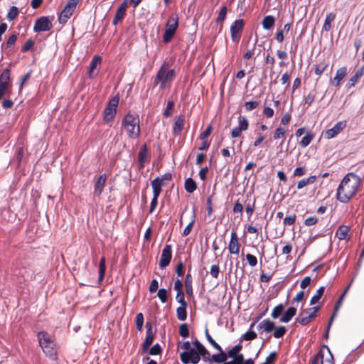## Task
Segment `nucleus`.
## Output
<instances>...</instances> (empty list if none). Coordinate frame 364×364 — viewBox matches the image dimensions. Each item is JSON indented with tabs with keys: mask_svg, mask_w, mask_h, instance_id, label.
Instances as JSON below:
<instances>
[{
	"mask_svg": "<svg viewBox=\"0 0 364 364\" xmlns=\"http://www.w3.org/2000/svg\"><path fill=\"white\" fill-rule=\"evenodd\" d=\"M360 185V178L353 173H347L341 181L336 198L341 203H348L355 196Z\"/></svg>",
	"mask_w": 364,
	"mask_h": 364,
	"instance_id": "1",
	"label": "nucleus"
},
{
	"mask_svg": "<svg viewBox=\"0 0 364 364\" xmlns=\"http://www.w3.org/2000/svg\"><path fill=\"white\" fill-rule=\"evenodd\" d=\"M122 127L125 129L129 138H138L141 132L139 115L129 112L122 119Z\"/></svg>",
	"mask_w": 364,
	"mask_h": 364,
	"instance_id": "2",
	"label": "nucleus"
},
{
	"mask_svg": "<svg viewBox=\"0 0 364 364\" xmlns=\"http://www.w3.org/2000/svg\"><path fill=\"white\" fill-rule=\"evenodd\" d=\"M37 338L39 346L46 355L53 360H56L58 357L55 343L50 336L47 332L42 331L37 333Z\"/></svg>",
	"mask_w": 364,
	"mask_h": 364,
	"instance_id": "3",
	"label": "nucleus"
},
{
	"mask_svg": "<svg viewBox=\"0 0 364 364\" xmlns=\"http://www.w3.org/2000/svg\"><path fill=\"white\" fill-rule=\"evenodd\" d=\"M169 68L170 64L168 61L163 62L154 78V86L160 84V88L164 89L168 82L172 81L175 78V70L173 69L168 70Z\"/></svg>",
	"mask_w": 364,
	"mask_h": 364,
	"instance_id": "4",
	"label": "nucleus"
},
{
	"mask_svg": "<svg viewBox=\"0 0 364 364\" xmlns=\"http://www.w3.org/2000/svg\"><path fill=\"white\" fill-rule=\"evenodd\" d=\"M178 26V17L177 14L171 15L167 21L165 31L163 35V41L165 43H169L176 33Z\"/></svg>",
	"mask_w": 364,
	"mask_h": 364,
	"instance_id": "5",
	"label": "nucleus"
},
{
	"mask_svg": "<svg viewBox=\"0 0 364 364\" xmlns=\"http://www.w3.org/2000/svg\"><path fill=\"white\" fill-rule=\"evenodd\" d=\"M80 0H68L58 16L60 24H65L73 15Z\"/></svg>",
	"mask_w": 364,
	"mask_h": 364,
	"instance_id": "6",
	"label": "nucleus"
},
{
	"mask_svg": "<svg viewBox=\"0 0 364 364\" xmlns=\"http://www.w3.org/2000/svg\"><path fill=\"white\" fill-rule=\"evenodd\" d=\"M119 97L118 95L114 96V97L109 100L107 105L103 112L105 122H109L114 118L117 114V109L119 104Z\"/></svg>",
	"mask_w": 364,
	"mask_h": 364,
	"instance_id": "7",
	"label": "nucleus"
},
{
	"mask_svg": "<svg viewBox=\"0 0 364 364\" xmlns=\"http://www.w3.org/2000/svg\"><path fill=\"white\" fill-rule=\"evenodd\" d=\"M320 309V306H315L313 308H308L303 310L299 316L296 318V321L306 326L316 316L317 311Z\"/></svg>",
	"mask_w": 364,
	"mask_h": 364,
	"instance_id": "8",
	"label": "nucleus"
},
{
	"mask_svg": "<svg viewBox=\"0 0 364 364\" xmlns=\"http://www.w3.org/2000/svg\"><path fill=\"white\" fill-rule=\"evenodd\" d=\"M52 19L49 16H41L37 18L33 26V31L36 33L48 31L53 28Z\"/></svg>",
	"mask_w": 364,
	"mask_h": 364,
	"instance_id": "9",
	"label": "nucleus"
},
{
	"mask_svg": "<svg viewBox=\"0 0 364 364\" xmlns=\"http://www.w3.org/2000/svg\"><path fill=\"white\" fill-rule=\"evenodd\" d=\"M245 26V21L243 19L235 20L230 26L231 39L233 42L237 43L241 36V33Z\"/></svg>",
	"mask_w": 364,
	"mask_h": 364,
	"instance_id": "10",
	"label": "nucleus"
},
{
	"mask_svg": "<svg viewBox=\"0 0 364 364\" xmlns=\"http://www.w3.org/2000/svg\"><path fill=\"white\" fill-rule=\"evenodd\" d=\"M145 326L146 328V338L141 346V353H146L148 351L155 337L151 323L146 322Z\"/></svg>",
	"mask_w": 364,
	"mask_h": 364,
	"instance_id": "11",
	"label": "nucleus"
},
{
	"mask_svg": "<svg viewBox=\"0 0 364 364\" xmlns=\"http://www.w3.org/2000/svg\"><path fill=\"white\" fill-rule=\"evenodd\" d=\"M172 258V246L166 244L161 252L159 265L164 269L169 265Z\"/></svg>",
	"mask_w": 364,
	"mask_h": 364,
	"instance_id": "12",
	"label": "nucleus"
},
{
	"mask_svg": "<svg viewBox=\"0 0 364 364\" xmlns=\"http://www.w3.org/2000/svg\"><path fill=\"white\" fill-rule=\"evenodd\" d=\"M346 127V121H340L331 129L326 130L324 133L325 138L327 139H332L341 132Z\"/></svg>",
	"mask_w": 364,
	"mask_h": 364,
	"instance_id": "13",
	"label": "nucleus"
},
{
	"mask_svg": "<svg viewBox=\"0 0 364 364\" xmlns=\"http://www.w3.org/2000/svg\"><path fill=\"white\" fill-rule=\"evenodd\" d=\"M240 248V243L235 230L231 232L230 240L228 245V250L230 254L238 255Z\"/></svg>",
	"mask_w": 364,
	"mask_h": 364,
	"instance_id": "14",
	"label": "nucleus"
},
{
	"mask_svg": "<svg viewBox=\"0 0 364 364\" xmlns=\"http://www.w3.org/2000/svg\"><path fill=\"white\" fill-rule=\"evenodd\" d=\"M102 63V57L94 55L91 60L89 67V77L93 78L98 74V70Z\"/></svg>",
	"mask_w": 364,
	"mask_h": 364,
	"instance_id": "15",
	"label": "nucleus"
},
{
	"mask_svg": "<svg viewBox=\"0 0 364 364\" xmlns=\"http://www.w3.org/2000/svg\"><path fill=\"white\" fill-rule=\"evenodd\" d=\"M127 7L128 0H124L116 11L114 17L112 20L113 25H117L119 22L124 19Z\"/></svg>",
	"mask_w": 364,
	"mask_h": 364,
	"instance_id": "16",
	"label": "nucleus"
},
{
	"mask_svg": "<svg viewBox=\"0 0 364 364\" xmlns=\"http://www.w3.org/2000/svg\"><path fill=\"white\" fill-rule=\"evenodd\" d=\"M149 161V156L148 154V148L146 144H143L138 153V162L139 167L142 169L145 166V163Z\"/></svg>",
	"mask_w": 364,
	"mask_h": 364,
	"instance_id": "17",
	"label": "nucleus"
},
{
	"mask_svg": "<svg viewBox=\"0 0 364 364\" xmlns=\"http://www.w3.org/2000/svg\"><path fill=\"white\" fill-rule=\"evenodd\" d=\"M107 175L105 173L100 175L94 186V195L100 197L103 192L107 181Z\"/></svg>",
	"mask_w": 364,
	"mask_h": 364,
	"instance_id": "18",
	"label": "nucleus"
},
{
	"mask_svg": "<svg viewBox=\"0 0 364 364\" xmlns=\"http://www.w3.org/2000/svg\"><path fill=\"white\" fill-rule=\"evenodd\" d=\"M215 349L219 352V353L210 356L208 360L213 363H224L227 360L228 358H229L228 352L225 353L220 346V348Z\"/></svg>",
	"mask_w": 364,
	"mask_h": 364,
	"instance_id": "19",
	"label": "nucleus"
},
{
	"mask_svg": "<svg viewBox=\"0 0 364 364\" xmlns=\"http://www.w3.org/2000/svg\"><path fill=\"white\" fill-rule=\"evenodd\" d=\"M346 75L347 68L346 66L340 68L337 70L335 77L331 81V85L335 87H339L341 81L346 77Z\"/></svg>",
	"mask_w": 364,
	"mask_h": 364,
	"instance_id": "20",
	"label": "nucleus"
},
{
	"mask_svg": "<svg viewBox=\"0 0 364 364\" xmlns=\"http://www.w3.org/2000/svg\"><path fill=\"white\" fill-rule=\"evenodd\" d=\"M185 124V117L181 114L176 117V121L173 126V134L178 136L181 134Z\"/></svg>",
	"mask_w": 364,
	"mask_h": 364,
	"instance_id": "21",
	"label": "nucleus"
},
{
	"mask_svg": "<svg viewBox=\"0 0 364 364\" xmlns=\"http://www.w3.org/2000/svg\"><path fill=\"white\" fill-rule=\"evenodd\" d=\"M151 184L153 190V196L155 197H159L162 192V186L167 185L166 182H161L159 178H156L151 181Z\"/></svg>",
	"mask_w": 364,
	"mask_h": 364,
	"instance_id": "22",
	"label": "nucleus"
},
{
	"mask_svg": "<svg viewBox=\"0 0 364 364\" xmlns=\"http://www.w3.org/2000/svg\"><path fill=\"white\" fill-rule=\"evenodd\" d=\"M193 344L196 348L195 350L197 351V353L202 357H203L205 359L208 360L209 357L210 356V354L209 351L205 348V346L197 339L193 341Z\"/></svg>",
	"mask_w": 364,
	"mask_h": 364,
	"instance_id": "23",
	"label": "nucleus"
},
{
	"mask_svg": "<svg viewBox=\"0 0 364 364\" xmlns=\"http://www.w3.org/2000/svg\"><path fill=\"white\" fill-rule=\"evenodd\" d=\"M197 351L193 348L188 351H183L180 353V359L183 364H190L191 359L197 354Z\"/></svg>",
	"mask_w": 364,
	"mask_h": 364,
	"instance_id": "24",
	"label": "nucleus"
},
{
	"mask_svg": "<svg viewBox=\"0 0 364 364\" xmlns=\"http://www.w3.org/2000/svg\"><path fill=\"white\" fill-rule=\"evenodd\" d=\"M258 329H262L266 333H270L275 328V323L269 319H264L257 325Z\"/></svg>",
	"mask_w": 364,
	"mask_h": 364,
	"instance_id": "25",
	"label": "nucleus"
},
{
	"mask_svg": "<svg viewBox=\"0 0 364 364\" xmlns=\"http://www.w3.org/2000/svg\"><path fill=\"white\" fill-rule=\"evenodd\" d=\"M10 74L11 70L9 68L5 69L2 72L0 75V85H4L8 88L11 86Z\"/></svg>",
	"mask_w": 364,
	"mask_h": 364,
	"instance_id": "26",
	"label": "nucleus"
},
{
	"mask_svg": "<svg viewBox=\"0 0 364 364\" xmlns=\"http://www.w3.org/2000/svg\"><path fill=\"white\" fill-rule=\"evenodd\" d=\"M363 75L364 65H362L356 70L355 73L350 78L348 82L349 87L355 86Z\"/></svg>",
	"mask_w": 364,
	"mask_h": 364,
	"instance_id": "27",
	"label": "nucleus"
},
{
	"mask_svg": "<svg viewBox=\"0 0 364 364\" xmlns=\"http://www.w3.org/2000/svg\"><path fill=\"white\" fill-rule=\"evenodd\" d=\"M317 179V176L315 175L310 176L307 178H304L298 181L297 183V189H301L304 187L311 185L315 183Z\"/></svg>",
	"mask_w": 364,
	"mask_h": 364,
	"instance_id": "28",
	"label": "nucleus"
},
{
	"mask_svg": "<svg viewBox=\"0 0 364 364\" xmlns=\"http://www.w3.org/2000/svg\"><path fill=\"white\" fill-rule=\"evenodd\" d=\"M296 309L294 307H289L284 312V315L280 318V321L287 323L296 315Z\"/></svg>",
	"mask_w": 364,
	"mask_h": 364,
	"instance_id": "29",
	"label": "nucleus"
},
{
	"mask_svg": "<svg viewBox=\"0 0 364 364\" xmlns=\"http://www.w3.org/2000/svg\"><path fill=\"white\" fill-rule=\"evenodd\" d=\"M185 287H186V294L190 297H193V278L190 273H188L186 276Z\"/></svg>",
	"mask_w": 364,
	"mask_h": 364,
	"instance_id": "30",
	"label": "nucleus"
},
{
	"mask_svg": "<svg viewBox=\"0 0 364 364\" xmlns=\"http://www.w3.org/2000/svg\"><path fill=\"white\" fill-rule=\"evenodd\" d=\"M349 230L350 229L347 225H341L336 230V236L339 240H346L347 238Z\"/></svg>",
	"mask_w": 364,
	"mask_h": 364,
	"instance_id": "31",
	"label": "nucleus"
},
{
	"mask_svg": "<svg viewBox=\"0 0 364 364\" xmlns=\"http://www.w3.org/2000/svg\"><path fill=\"white\" fill-rule=\"evenodd\" d=\"M275 23V18L273 16H266L262 22V25L264 29H271Z\"/></svg>",
	"mask_w": 364,
	"mask_h": 364,
	"instance_id": "32",
	"label": "nucleus"
},
{
	"mask_svg": "<svg viewBox=\"0 0 364 364\" xmlns=\"http://www.w3.org/2000/svg\"><path fill=\"white\" fill-rule=\"evenodd\" d=\"M328 60H322L320 63H317L315 65V74L317 76H321L323 73L327 69L328 67Z\"/></svg>",
	"mask_w": 364,
	"mask_h": 364,
	"instance_id": "33",
	"label": "nucleus"
},
{
	"mask_svg": "<svg viewBox=\"0 0 364 364\" xmlns=\"http://www.w3.org/2000/svg\"><path fill=\"white\" fill-rule=\"evenodd\" d=\"M336 18V14L334 13H329L327 14L323 26V30L328 32L331 29V23L334 21Z\"/></svg>",
	"mask_w": 364,
	"mask_h": 364,
	"instance_id": "34",
	"label": "nucleus"
},
{
	"mask_svg": "<svg viewBox=\"0 0 364 364\" xmlns=\"http://www.w3.org/2000/svg\"><path fill=\"white\" fill-rule=\"evenodd\" d=\"M184 188L186 192L192 193L196 190L197 185L193 178H188L185 181Z\"/></svg>",
	"mask_w": 364,
	"mask_h": 364,
	"instance_id": "35",
	"label": "nucleus"
},
{
	"mask_svg": "<svg viewBox=\"0 0 364 364\" xmlns=\"http://www.w3.org/2000/svg\"><path fill=\"white\" fill-rule=\"evenodd\" d=\"M314 138V134L311 132H306V135L301 139L299 144L301 147H306L310 144Z\"/></svg>",
	"mask_w": 364,
	"mask_h": 364,
	"instance_id": "36",
	"label": "nucleus"
},
{
	"mask_svg": "<svg viewBox=\"0 0 364 364\" xmlns=\"http://www.w3.org/2000/svg\"><path fill=\"white\" fill-rule=\"evenodd\" d=\"M105 271H106V259L105 257H102L100 259V264H99V282H101L105 275Z\"/></svg>",
	"mask_w": 364,
	"mask_h": 364,
	"instance_id": "37",
	"label": "nucleus"
},
{
	"mask_svg": "<svg viewBox=\"0 0 364 364\" xmlns=\"http://www.w3.org/2000/svg\"><path fill=\"white\" fill-rule=\"evenodd\" d=\"M187 304L181 305L176 309L177 318L180 321H185L187 318Z\"/></svg>",
	"mask_w": 364,
	"mask_h": 364,
	"instance_id": "38",
	"label": "nucleus"
},
{
	"mask_svg": "<svg viewBox=\"0 0 364 364\" xmlns=\"http://www.w3.org/2000/svg\"><path fill=\"white\" fill-rule=\"evenodd\" d=\"M325 287H321L317 290L316 294L313 296L310 300V305H314L317 303L323 294Z\"/></svg>",
	"mask_w": 364,
	"mask_h": 364,
	"instance_id": "39",
	"label": "nucleus"
},
{
	"mask_svg": "<svg viewBox=\"0 0 364 364\" xmlns=\"http://www.w3.org/2000/svg\"><path fill=\"white\" fill-rule=\"evenodd\" d=\"M19 10L16 6H11L7 13L6 18L9 21L14 20L18 15Z\"/></svg>",
	"mask_w": 364,
	"mask_h": 364,
	"instance_id": "40",
	"label": "nucleus"
},
{
	"mask_svg": "<svg viewBox=\"0 0 364 364\" xmlns=\"http://www.w3.org/2000/svg\"><path fill=\"white\" fill-rule=\"evenodd\" d=\"M283 311L284 306L282 304H279L272 309L271 316L274 319L278 318Z\"/></svg>",
	"mask_w": 364,
	"mask_h": 364,
	"instance_id": "41",
	"label": "nucleus"
},
{
	"mask_svg": "<svg viewBox=\"0 0 364 364\" xmlns=\"http://www.w3.org/2000/svg\"><path fill=\"white\" fill-rule=\"evenodd\" d=\"M237 126L244 131L247 130L249 127V121L245 116H239Z\"/></svg>",
	"mask_w": 364,
	"mask_h": 364,
	"instance_id": "42",
	"label": "nucleus"
},
{
	"mask_svg": "<svg viewBox=\"0 0 364 364\" xmlns=\"http://www.w3.org/2000/svg\"><path fill=\"white\" fill-rule=\"evenodd\" d=\"M274 330V331L273 333V336L275 338H279L283 337L287 332V328L284 326L275 327Z\"/></svg>",
	"mask_w": 364,
	"mask_h": 364,
	"instance_id": "43",
	"label": "nucleus"
},
{
	"mask_svg": "<svg viewBox=\"0 0 364 364\" xmlns=\"http://www.w3.org/2000/svg\"><path fill=\"white\" fill-rule=\"evenodd\" d=\"M259 105V102L257 100H252L245 102L244 104V107L246 112H250L255 109H256Z\"/></svg>",
	"mask_w": 364,
	"mask_h": 364,
	"instance_id": "44",
	"label": "nucleus"
},
{
	"mask_svg": "<svg viewBox=\"0 0 364 364\" xmlns=\"http://www.w3.org/2000/svg\"><path fill=\"white\" fill-rule=\"evenodd\" d=\"M296 220V214H291L287 215L284 220H283V225L284 226H290L294 225Z\"/></svg>",
	"mask_w": 364,
	"mask_h": 364,
	"instance_id": "45",
	"label": "nucleus"
},
{
	"mask_svg": "<svg viewBox=\"0 0 364 364\" xmlns=\"http://www.w3.org/2000/svg\"><path fill=\"white\" fill-rule=\"evenodd\" d=\"M174 102L172 100H169L167 102L166 107L164 110V115L165 117H170L173 111Z\"/></svg>",
	"mask_w": 364,
	"mask_h": 364,
	"instance_id": "46",
	"label": "nucleus"
},
{
	"mask_svg": "<svg viewBox=\"0 0 364 364\" xmlns=\"http://www.w3.org/2000/svg\"><path fill=\"white\" fill-rule=\"evenodd\" d=\"M179 335L183 338H187L189 336V329L188 324L184 323L180 325L178 330Z\"/></svg>",
	"mask_w": 364,
	"mask_h": 364,
	"instance_id": "47",
	"label": "nucleus"
},
{
	"mask_svg": "<svg viewBox=\"0 0 364 364\" xmlns=\"http://www.w3.org/2000/svg\"><path fill=\"white\" fill-rule=\"evenodd\" d=\"M242 348V345L241 343H238L235 346L230 350L228 351V355L230 357H235L236 355L240 354V350Z\"/></svg>",
	"mask_w": 364,
	"mask_h": 364,
	"instance_id": "48",
	"label": "nucleus"
},
{
	"mask_svg": "<svg viewBox=\"0 0 364 364\" xmlns=\"http://www.w3.org/2000/svg\"><path fill=\"white\" fill-rule=\"evenodd\" d=\"M227 15V7L223 6L218 14L216 21L217 23H223L225 19L226 18Z\"/></svg>",
	"mask_w": 364,
	"mask_h": 364,
	"instance_id": "49",
	"label": "nucleus"
},
{
	"mask_svg": "<svg viewBox=\"0 0 364 364\" xmlns=\"http://www.w3.org/2000/svg\"><path fill=\"white\" fill-rule=\"evenodd\" d=\"M286 134V129L284 127H277L274 134H273V138L274 139H279L281 138H284Z\"/></svg>",
	"mask_w": 364,
	"mask_h": 364,
	"instance_id": "50",
	"label": "nucleus"
},
{
	"mask_svg": "<svg viewBox=\"0 0 364 364\" xmlns=\"http://www.w3.org/2000/svg\"><path fill=\"white\" fill-rule=\"evenodd\" d=\"M162 353V348L159 343L154 344L149 350V353L151 355H159Z\"/></svg>",
	"mask_w": 364,
	"mask_h": 364,
	"instance_id": "51",
	"label": "nucleus"
},
{
	"mask_svg": "<svg viewBox=\"0 0 364 364\" xmlns=\"http://www.w3.org/2000/svg\"><path fill=\"white\" fill-rule=\"evenodd\" d=\"M328 351V354L326 358L323 355L322 358H320L321 360V364H334V360L332 354L331 353L329 348L326 347Z\"/></svg>",
	"mask_w": 364,
	"mask_h": 364,
	"instance_id": "52",
	"label": "nucleus"
},
{
	"mask_svg": "<svg viewBox=\"0 0 364 364\" xmlns=\"http://www.w3.org/2000/svg\"><path fill=\"white\" fill-rule=\"evenodd\" d=\"M144 324V315L142 313H139L136 316V329L139 331L142 330Z\"/></svg>",
	"mask_w": 364,
	"mask_h": 364,
	"instance_id": "53",
	"label": "nucleus"
},
{
	"mask_svg": "<svg viewBox=\"0 0 364 364\" xmlns=\"http://www.w3.org/2000/svg\"><path fill=\"white\" fill-rule=\"evenodd\" d=\"M195 221H196V215L193 214V218L191 219L190 223L188 224V225L183 230V236H187L191 233L192 228L193 227V225L195 223Z\"/></svg>",
	"mask_w": 364,
	"mask_h": 364,
	"instance_id": "54",
	"label": "nucleus"
},
{
	"mask_svg": "<svg viewBox=\"0 0 364 364\" xmlns=\"http://www.w3.org/2000/svg\"><path fill=\"white\" fill-rule=\"evenodd\" d=\"M255 202H256V199L255 198L252 203H248L245 205V211H246V213L248 215V218H250V216L253 214V213L255 211Z\"/></svg>",
	"mask_w": 364,
	"mask_h": 364,
	"instance_id": "55",
	"label": "nucleus"
},
{
	"mask_svg": "<svg viewBox=\"0 0 364 364\" xmlns=\"http://www.w3.org/2000/svg\"><path fill=\"white\" fill-rule=\"evenodd\" d=\"M307 169L306 166H299L296 167L293 173V176L294 177H300L306 173Z\"/></svg>",
	"mask_w": 364,
	"mask_h": 364,
	"instance_id": "56",
	"label": "nucleus"
},
{
	"mask_svg": "<svg viewBox=\"0 0 364 364\" xmlns=\"http://www.w3.org/2000/svg\"><path fill=\"white\" fill-rule=\"evenodd\" d=\"M205 338L206 339L208 340V341L210 343V345L214 348H220V345L215 342V341L212 338V336L210 335L209 332H208V329L206 328L205 330Z\"/></svg>",
	"mask_w": 364,
	"mask_h": 364,
	"instance_id": "57",
	"label": "nucleus"
},
{
	"mask_svg": "<svg viewBox=\"0 0 364 364\" xmlns=\"http://www.w3.org/2000/svg\"><path fill=\"white\" fill-rule=\"evenodd\" d=\"M257 335L254 331H248L242 335V338L245 341H252L257 338Z\"/></svg>",
	"mask_w": 364,
	"mask_h": 364,
	"instance_id": "58",
	"label": "nucleus"
},
{
	"mask_svg": "<svg viewBox=\"0 0 364 364\" xmlns=\"http://www.w3.org/2000/svg\"><path fill=\"white\" fill-rule=\"evenodd\" d=\"M316 99V93L314 92H310L305 97L304 102L308 106L311 105V104L314 102Z\"/></svg>",
	"mask_w": 364,
	"mask_h": 364,
	"instance_id": "59",
	"label": "nucleus"
},
{
	"mask_svg": "<svg viewBox=\"0 0 364 364\" xmlns=\"http://www.w3.org/2000/svg\"><path fill=\"white\" fill-rule=\"evenodd\" d=\"M18 36V33H14L9 36V38L6 41V46L7 48H10L16 43V42L17 41Z\"/></svg>",
	"mask_w": 364,
	"mask_h": 364,
	"instance_id": "60",
	"label": "nucleus"
},
{
	"mask_svg": "<svg viewBox=\"0 0 364 364\" xmlns=\"http://www.w3.org/2000/svg\"><path fill=\"white\" fill-rule=\"evenodd\" d=\"M158 296L162 303H166L168 300L167 291L165 289H160L158 291Z\"/></svg>",
	"mask_w": 364,
	"mask_h": 364,
	"instance_id": "61",
	"label": "nucleus"
},
{
	"mask_svg": "<svg viewBox=\"0 0 364 364\" xmlns=\"http://www.w3.org/2000/svg\"><path fill=\"white\" fill-rule=\"evenodd\" d=\"M277 357V353L276 352H272L266 358L264 364H274Z\"/></svg>",
	"mask_w": 364,
	"mask_h": 364,
	"instance_id": "62",
	"label": "nucleus"
},
{
	"mask_svg": "<svg viewBox=\"0 0 364 364\" xmlns=\"http://www.w3.org/2000/svg\"><path fill=\"white\" fill-rule=\"evenodd\" d=\"M35 42L31 38L28 39L21 48L22 52H27L30 50L34 46Z\"/></svg>",
	"mask_w": 364,
	"mask_h": 364,
	"instance_id": "63",
	"label": "nucleus"
},
{
	"mask_svg": "<svg viewBox=\"0 0 364 364\" xmlns=\"http://www.w3.org/2000/svg\"><path fill=\"white\" fill-rule=\"evenodd\" d=\"M246 259H247V260L248 262V264H249V265L250 267H255L257 265V257L255 255L248 253V254L246 255Z\"/></svg>",
	"mask_w": 364,
	"mask_h": 364,
	"instance_id": "64",
	"label": "nucleus"
}]
</instances>
